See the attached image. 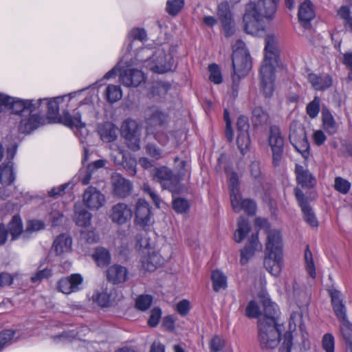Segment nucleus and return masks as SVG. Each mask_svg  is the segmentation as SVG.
Instances as JSON below:
<instances>
[{
	"mask_svg": "<svg viewBox=\"0 0 352 352\" xmlns=\"http://www.w3.org/2000/svg\"><path fill=\"white\" fill-rule=\"evenodd\" d=\"M45 228V223L40 220H30L27 222L25 230L23 229V232L21 236L25 239H29L30 235L34 232H37Z\"/></svg>",
	"mask_w": 352,
	"mask_h": 352,
	"instance_id": "nucleus-37",
	"label": "nucleus"
},
{
	"mask_svg": "<svg viewBox=\"0 0 352 352\" xmlns=\"http://www.w3.org/2000/svg\"><path fill=\"white\" fill-rule=\"evenodd\" d=\"M268 142L272 151V164L276 167L279 166L283 158L285 140L278 126H270Z\"/></svg>",
	"mask_w": 352,
	"mask_h": 352,
	"instance_id": "nucleus-6",
	"label": "nucleus"
},
{
	"mask_svg": "<svg viewBox=\"0 0 352 352\" xmlns=\"http://www.w3.org/2000/svg\"><path fill=\"white\" fill-rule=\"evenodd\" d=\"M143 267L147 271H154L157 267L162 264V261L158 254L153 253L149 254L143 261Z\"/></svg>",
	"mask_w": 352,
	"mask_h": 352,
	"instance_id": "nucleus-39",
	"label": "nucleus"
},
{
	"mask_svg": "<svg viewBox=\"0 0 352 352\" xmlns=\"http://www.w3.org/2000/svg\"><path fill=\"white\" fill-rule=\"evenodd\" d=\"M153 179L159 182L162 188L171 192L173 195L179 190V178L166 166L155 168L153 170Z\"/></svg>",
	"mask_w": 352,
	"mask_h": 352,
	"instance_id": "nucleus-8",
	"label": "nucleus"
},
{
	"mask_svg": "<svg viewBox=\"0 0 352 352\" xmlns=\"http://www.w3.org/2000/svg\"><path fill=\"white\" fill-rule=\"evenodd\" d=\"M25 118L21 119L19 124V130L22 133H29L37 129L41 124V117L37 113H31L26 114Z\"/></svg>",
	"mask_w": 352,
	"mask_h": 352,
	"instance_id": "nucleus-26",
	"label": "nucleus"
},
{
	"mask_svg": "<svg viewBox=\"0 0 352 352\" xmlns=\"http://www.w3.org/2000/svg\"><path fill=\"white\" fill-rule=\"evenodd\" d=\"M52 276V270L47 267L41 269L38 267L37 272L31 276V281L34 283H40L44 279H47Z\"/></svg>",
	"mask_w": 352,
	"mask_h": 352,
	"instance_id": "nucleus-49",
	"label": "nucleus"
},
{
	"mask_svg": "<svg viewBox=\"0 0 352 352\" xmlns=\"http://www.w3.org/2000/svg\"><path fill=\"white\" fill-rule=\"evenodd\" d=\"M252 122L254 126L265 125L269 120L268 113L260 106H256L252 111Z\"/></svg>",
	"mask_w": 352,
	"mask_h": 352,
	"instance_id": "nucleus-32",
	"label": "nucleus"
},
{
	"mask_svg": "<svg viewBox=\"0 0 352 352\" xmlns=\"http://www.w3.org/2000/svg\"><path fill=\"white\" fill-rule=\"evenodd\" d=\"M298 19L305 28L310 27V21L315 17L313 5L309 0L300 3L298 13Z\"/></svg>",
	"mask_w": 352,
	"mask_h": 352,
	"instance_id": "nucleus-23",
	"label": "nucleus"
},
{
	"mask_svg": "<svg viewBox=\"0 0 352 352\" xmlns=\"http://www.w3.org/2000/svg\"><path fill=\"white\" fill-rule=\"evenodd\" d=\"M144 80V74L140 70L126 69L120 72V81L124 86L136 87Z\"/></svg>",
	"mask_w": 352,
	"mask_h": 352,
	"instance_id": "nucleus-18",
	"label": "nucleus"
},
{
	"mask_svg": "<svg viewBox=\"0 0 352 352\" xmlns=\"http://www.w3.org/2000/svg\"><path fill=\"white\" fill-rule=\"evenodd\" d=\"M121 133L126 140L127 146L133 151L140 148V139L138 133V124L133 120H125L121 126Z\"/></svg>",
	"mask_w": 352,
	"mask_h": 352,
	"instance_id": "nucleus-12",
	"label": "nucleus"
},
{
	"mask_svg": "<svg viewBox=\"0 0 352 352\" xmlns=\"http://www.w3.org/2000/svg\"><path fill=\"white\" fill-rule=\"evenodd\" d=\"M63 100L60 97L54 98L47 102V113L50 118H57L58 116L59 101Z\"/></svg>",
	"mask_w": 352,
	"mask_h": 352,
	"instance_id": "nucleus-46",
	"label": "nucleus"
},
{
	"mask_svg": "<svg viewBox=\"0 0 352 352\" xmlns=\"http://www.w3.org/2000/svg\"><path fill=\"white\" fill-rule=\"evenodd\" d=\"M322 121L324 129L329 135H334L337 133L338 125L329 109H323L322 110Z\"/></svg>",
	"mask_w": 352,
	"mask_h": 352,
	"instance_id": "nucleus-31",
	"label": "nucleus"
},
{
	"mask_svg": "<svg viewBox=\"0 0 352 352\" xmlns=\"http://www.w3.org/2000/svg\"><path fill=\"white\" fill-rule=\"evenodd\" d=\"M236 144L242 154H244L250 145V138L248 133H238Z\"/></svg>",
	"mask_w": 352,
	"mask_h": 352,
	"instance_id": "nucleus-45",
	"label": "nucleus"
},
{
	"mask_svg": "<svg viewBox=\"0 0 352 352\" xmlns=\"http://www.w3.org/2000/svg\"><path fill=\"white\" fill-rule=\"evenodd\" d=\"M146 153L150 157L155 160H159L162 157V150L160 149L155 144L148 143L145 146Z\"/></svg>",
	"mask_w": 352,
	"mask_h": 352,
	"instance_id": "nucleus-61",
	"label": "nucleus"
},
{
	"mask_svg": "<svg viewBox=\"0 0 352 352\" xmlns=\"http://www.w3.org/2000/svg\"><path fill=\"white\" fill-rule=\"evenodd\" d=\"M83 278L80 274H72L60 278L57 283V289L65 294H70L82 289Z\"/></svg>",
	"mask_w": 352,
	"mask_h": 352,
	"instance_id": "nucleus-13",
	"label": "nucleus"
},
{
	"mask_svg": "<svg viewBox=\"0 0 352 352\" xmlns=\"http://www.w3.org/2000/svg\"><path fill=\"white\" fill-rule=\"evenodd\" d=\"M15 155V151L12 149L8 150V159L9 161L6 164H2L0 166V182L4 186L10 185L15 179V175L13 171V162L11 161Z\"/></svg>",
	"mask_w": 352,
	"mask_h": 352,
	"instance_id": "nucleus-19",
	"label": "nucleus"
},
{
	"mask_svg": "<svg viewBox=\"0 0 352 352\" xmlns=\"http://www.w3.org/2000/svg\"><path fill=\"white\" fill-rule=\"evenodd\" d=\"M211 279L212 287L215 292L227 287V277L219 270H214L212 272Z\"/></svg>",
	"mask_w": 352,
	"mask_h": 352,
	"instance_id": "nucleus-36",
	"label": "nucleus"
},
{
	"mask_svg": "<svg viewBox=\"0 0 352 352\" xmlns=\"http://www.w3.org/2000/svg\"><path fill=\"white\" fill-rule=\"evenodd\" d=\"M307 113L311 118H316L320 111V98L314 97V100L307 106Z\"/></svg>",
	"mask_w": 352,
	"mask_h": 352,
	"instance_id": "nucleus-55",
	"label": "nucleus"
},
{
	"mask_svg": "<svg viewBox=\"0 0 352 352\" xmlns=\"http://www.w3.org/2000/svg\"><path fill=\"white\" fill-rule=\"evenodd\" d=\"M92 256L98 266L100 267L108 265L111 262L109 252L102 247L96 248Z\"/></svg>",
	"mask_w": 352,
	"mask_h": 352,
	"instance_id": "nucleus-34",
	"label": "nucleus"
},
{
	"mask_svg": "<svg viewBox=\"0 0 352 352\" xmlns=\"http://www.w3.org/2000/svg\"><path fill=\"white\" fill-rule=\"evenodd\" d=\"M60 122L70 128H82L85 124L81 121V113L78 110H75L73 115L68 111H63L59 117Z\"/></svg>",
	"mask_w": 352,
	"mask_h": 352,
	"instance_id": "nucleus-28",
	"label": "nucleus"
},
{
	"mask_svg": "<svg viewBox=\"0 0 352 352\" xmlns=\"http://www.w3.org/2000/svg\"><path fill=\"white\" fill-rule=\"evenodd\" d=\"M153 60L156 61V67L160 68L161 72L170 69L172 57L170 54H166L164 51H158L154 55Z\"/></svg>",
	"mask_w": 352,
	"mask_h": 352,
	"instance_id": "nucleus-33",
	"label": "nucleus"
},
{
	"mask_svg": "<svg viewBox=\"0 0 352 352\" xmlns=\"http://www.w3.org/2000/svg\"><path fill=\"white\" fill-rule=\"evenodd\" d=\"M236 202H234V199H230L231 204L233 210L239 212L243 210L248 214L253 215L255 214L256 205V203L250 199H243L241 195L235 197Z\"/></svg>",
	"mask_w": 352,
	"mask_h": 352,
	"instance_id": "nucleus-24",
	"label": "nucleus"
},
{
	"mask_svg": "<svg viewBox=\"0 0 352 352\" xmlns=\"http://www.w3.org/2000/svg\"><path fill=\"white\" fill-rule=\"evenodd\" d=\"M217 15L225 36L230 37L233 35L235 32L234 21L230 4L228 1H225L218 4Z\"/></svg>",
	"mask_w": 352,
	"mask_h": 352,
	"instance_id": "nucleus-11",
	"label": "nucleus"
},
{
	"mask_svg": "<svg viewBox=\"0 0 352 352\" xmlns=\"http://www.w3.org/2000/svg\"><path fill=\"white\" fill-rule=\"evenodd\" d=\"M91 214L85 209L76 212L75 221L79 226L87 227L90 224Z\"/></svg>",
	"mask_w": 352,
	"mask_h": 352,
	"instance_id": "nucleus-41",
	"label": "nucleus"
},
{
	"mask_svg": "<svg viewBox=\"0 0 352 352\" xmlns=\"http://www.w3.org/2000/svg\"><path fill=\"white\" fill-rule=\"evenodd\" d=\"M282 239L280 231L270 230L267 231L265 244V256L264 265L272 275L278 276L282 264Z\"/></svg>",
	"mask_w": 352,
	"mask_h": 352,
	"instance_id": "nucleus-4",
	"label": "nucleus"
},
{
	"mask_svg": "<svg viewBox=\"0 0 352 352\" xmlns=\"http://www.w3.org/2000/svg\"><path fill=\"white\" fill-rule=\"evenodd\" d=\"M340 333L344 343L352 340V324L349 320L340 323Z\"/></svg>",
	"mask_w": 352,
	"mask_h": 352,
	"instance_id": "nucleus-52",
	"label": "nucleus"
},
{
	"mask_svg": "<svg viewBox=\"0 0 352 352\" xmlns=\"http://www.w3.org/2000/svg\"><path fill=\"white\" fill-rule=\"evenodd\" d=\"M152 217L149 204L143 199H139L135 204V220L136 225L145 227L150 224Z\"/></svg>",
	"mask_w": 352,
	"mask_h": 352,
	"instance_id": "nucleus-16",
	"label": "nucleus"
},
{
	"mask_svg": "<svg viewBox=\"0 0 352 352\" xmlns=\"http://www.w3.org/2000/svg\"><path fill=\"white\" fill-rule=\"evenodd\" d=\"M295 148L296 151L300 153L302 157L307 160L309 156V144L307 138L301 141H298L296 143L292 144Z\"/></svg>",
	"mask_w": 352,
	"mask_h": 352,
	"instance_id": "nucleus-50",
	"label": "nucleus"
},
{
	"mask_svg": "<svg viewBox=\"0 0 352 352\" xmlns=\"http://www.w3.org/2000/svg\"><path fill=\"white\" fill-rule=\"evenodd\" d=\"M297 183L302 187L313 188L316 184V179L312 174L301 165L296 164L295 167Z\"/></svg>",
	"mask_w": 352,
	"mask_h": 352,
	"instance_id": "nucleus-25",
	"label": "nucleus"
},
{
	"mask_svg": "<svg viewBox=\"0 0 352 352\" xmlns=\"http://www.w3.org/2000/svg\"><path fill=\"white\" fill-rule=\"evenodd\" d=\"M22 232V220L17 214L12 217L7 226L3 223H0V245H3L6 243L9 234L11 236L10 241H14L19 239Z\"/></svg>",
	"mask_w": 352,
	"mask_h": 352,
	"instance_id": "nucleus-10",
	"label": "nucleus"
},
{
	"mask_svg": "<svg viewBox=\"0 0 352 352\" xmlns=\"http://www.w3.org/2000/svg\"><path fill=\"white\" fill-rule=\"evenodd\" d=\"M72 245V238L66 234H61L54 239L50 252L54 253L56 256H60L70 252Z\"/></svg>",
	"mask_w": 352,
	"mask_h": 352,
	"instance_id": "nucleus-22",
	"label": "nucleus"
},
{
	"mask_svg": "<svg viewBox=\"0 0 352 352\" xmlns=\"http://www.w3.org/2000/svg\"><path fill=\"white\" fill-rule=\"evenodd\" d=\"M106 164L105 160H98L88 164L85 174L80 175V181L83 185H87L90 182L92 173L98 168H102Z\"/></svg>",
	"mask_w": 352,
	"mask_h": 352,
	"instance_id": "nucleus-35",
	"label": "nucleus"
},
{
	"mask_svg": "<svg viewBox=\"0 0 352 352\" xmlns=\"http://www.w3.org/2000/svg\"><path fill=\"white\" fill-rule=\"evenodd\" d=\"M236 128L238 133H248L250 128L248 118L245 116H239L236 122Z\"/></svg>",
	"mask_w": 352,
	"mask_h": 352,
	"instance_id": "nucleus-62",
	"label": "nucleus"
},
{
	"mask_svg": "<svg viewBox=\"0 0 352 352\" xmlns=\"http://www.w3.org/2000/svg\"><path fill=\"white\" fill-rule=\"evenodd\" d=\"M104 195L93 186L88 187L83 194V202L91 210H98L105 204Z\"/></svg>",
	"mask_w": 352,
	"mask_h": 352,
	"instance_id": "nucleus-15",
	"label": "nucleus"
},
{
	"mask_svg": "<svg viewBox=\"0 0 352 352\" xmlns=\"http://www.w3.org/2000/svg\"><path fill=\"white\" fill-rule=\"evenodd\" d=\"M322 346L325 352H334L335 339L331 333H325L322 339Z\"/></svg>",
	"mask_w": 352,
	"mask_h": 352,
	"instance_id": "nucleus-54",
	"label": "nucleus"
},
{
	"mask_svg": "<svg viewBox=\"0 0 352 352\" xmlns=\"http://www.w3.org/2000/svg\"><path fill=\"white\" fill-rule=\"evenodd\" d=\"M334 188L339 192L346 195L350 190L351 184L348 180L337 177L335 178Z\"/></svg>",
	"mask_w": 352,
	"mask_h": 352,
	"instance_id": "nucleus-51",
	"label": "nucleus"
},
{
	"mask_svg": "<svg viewBox=\"0 0 352 352\" xmlns=\"http://www.w3.org/2000/svg\"><path fill=\"white\" fill-rule=\"evenodd\" d=\"M230 182V199H235V197L240 195L239 192V177L238 175L235 172H232L230 175L229 177ZM234 202H236V200L234 199Z\"/></svg>",
	"mask_w": 352,
	"mask_h": 352,
	"instance_id": "nucleus-42",
	"label": "nucleus"
},
{
	"mask_svg": "<svg viewBox=\"0 0 352 352\" xmlns=\"http://www.w3.org/2000/svg\"><path fill=\"white\" fill-rule=\"evenodd\" d=\"M327 291L329 292V296H331V304L333 307L343 305L340 291L335 289L333 288L328 289Z\"/></svg>",
	"mask_w": 352,
	"mask_h": 352,
	"instance_id": "nucleus-64",
	"label": "nucleus"
},
{
	"mask_svg": "<svg viewBox=\"0 0 352 352\" xmlns=\"http://www.w3.org/2000/svg\"><path fill=\"white\" fill-rule=\"evenodd\" d=\"M118 128L111 122H106L98 126V133L102 141L111 142L117 138Z\"/></svg>",
	"mask_w": 352,
	"mask_h": 352,
	"instance_id": "nucleus-29",
	"label": "nucleus"
},
{
	"mask_svg": "<svg viewBox=\"0 0 352 352\" xmlns=\"http://www.w3.org/2000/svg\"><path fill=\"white\" fill-rule=\"evenodd\" d=\"M233 74L238 78L246 76L252 68V61L249 52L246 49L239 46L233 50L232 55Z\"/></svg>",
	"mask_w": 352,
	"mask_h": 352,
	"instance_id": "nucleus-7",
	"label": "nucleus"
},
{
	"mask_svg": "<svg viewBox=\"0 0 352 352\" xmlns=\"http://www.w3.org/2000/svg\"><path fill=\"white\" fill-rule=\"evenodd\" d=\"M245 312H246V316L250 318H259L260 316H261V315H260V313H259V307H258V305L256 304V302L254 300H251L248 303V305L245 309Z\"/></svg>",
	"mask_w": 352,
	"mask_h": 352,
	"instance_id": "nucleus-60",
	"label": "nucleus"
},
{
	"mask_svg": "<svg viewBox=\"0 0 352 352\" xmlns=\"http://www.w3.org/2000/svg\"><path fill=\"white\" fill-rule=\"evenodd\" d=\"M263 314L258 320V339L263 349H273L280 342L283 325L278 324V306L270 299L263 302Z\"/></svg>",
	"mask_w": 352,
	"mask_h": 352,
	"instance_id": "nucleus-1",
	"label": "nucleus"
},
{
	"mask_svg": "<svg viewBox=\"0 0 352 352\" xmlns=\"http://www.w3.org/2000/svg\"><path fill=\"white\" fill-rule=\"evenodd\" d=\"M225 346V340L219 336H214L209 342L210 352H219Z\"/></svg>",
	"mask_w": 352,
	"mask_h": 352,
	"instance_id": "nucleus-58",
	"label": "nucleus"
},
{
	"mask_svg": "<svg viewBox=\"0 0 352 352\" xmlns=\"http://www.w3.org/2000/svg\"><path fill=\"white\" fill-rule=\"evenodd\" d=\"M250 226L248 221L241 217L238 221V228L234 233V240L237 243L241 242L250 232Z\"/></svg>",
	"mask_w": 352,
	"mask_h": 352,
	"instance_id": "nucleus-38",
	"label": "nucleus"
},
{
	"mask_svg": "<svg viewBox=\"0 0 352 352\" xmlns=\"http://www.w3.org/2000/svg\"><path fill=\"white\" fill-rule=\"evenodd\" d=\"M278 0H259L256 3L246 5L243 22L244 30L250 34H257L265 29L264 18L271 19L277 8Z\"/></svg>",
	"mask_w": 352,
	"mask_h": 352,
	"instance_id": "nucleus-2",
	"label": "nucleus"
},
{
	"mask_svg": "<svg viewBox=\"0 0 352 352\" xmlns=\"http://www.w3.org/2000/svg\"><path fill=\"white\" fill-rule=\"evenodd\" d=\"M265 58L260 68L261 87L265 97H270L274 91V69L278 56L277 39L274 35L265 38Z\"/></svg>",
	"mask_w": 352,
	"mask_h": 352,
	"instance_id": "nucleus-3",
	"label": "nucleus"
},
{
	"mask_svg": "<svg viewBox=\"0 0 352 352\" xmlns=\"http://www.w3.org/2000/svg\"><path fill=\"white\" fill-rule=\"evenodd\" d=\"M305 259L306 263V269L309 274V275L314 278L316 277V269L314 263L312 253L309 250L308 245H307L305 252Z\"/></svg>",
	"mask_w": 352,
	"mask_h": 352,
	"instance_id": "nucleus-43",
	"label": "nucleus"
},
{
	"mask_svg": "<svg viewBox=\"0 0 352 352\" xmlns=\"http://www.w3.org/2000/svg\"><path fill=\"white\" fill-rule=\"evenodd\" d=\"M128 274V270L125 267L114 264L107 270L106 277L109 283L113 285H118L126 281Z\"/></svg>",
	"mask_w": 352,
	"mask_h": 352,
	"instance_id": "nucleus-20",
	"label": "nucleus"
},
{
	"mask_svg": "<svg viewBox=\"0 0 352 352\" xmlns=\"http://www.w3.org/2000/svg\"><path fill=\"white\" fill-rule=\"evenodd\" d=\"M190 207L187 199L184 198H174L173 201V208L177 213L186 212Z\"/></svg>",
	"mask_w": 352,
	"mask_h": 352,
	"instance_id": "nucleus-47",
	"label": "nucleus"
},
{
	"mask_svg": "<svg viewBox=\"0 0 352 352\" xmlns=\"http://www.w3.org/2000/svg\"><path fill=\"white\" fill-rule=\"evenodd\" d=\"M209 79L215 84L222 82V76L219 66L217 64H211L208 67Z\"/></svg>",
	"mask_w": 352,
	"mask_h": 352,
	"instance_id": "nucleus-56",
	"label": "nucleus"
},
{
	"mask_svg": "<svg viewBox=\"0 0 352 352\" xmlns=\"http://www.w3.org/2000/svg\"><path fill=\"white\" fill-rule=\"evenodd\" d=\"M162 311L160 308L155 307L154 309H153L149 319L148 320V324L152 327H156L159 323Z\"/></svg>",
	"mask_w": 352,
	"mask_h": 352,
	"instance_id": "nucleus-63",
	"label": "nucleus"
},
{
	"mask_svg": "<svg viewBox=\"0 0 352 352\" xmlns=\"http://www.w3.org/2000/svg\"><path fill=\"white\" fill-rule=\"evenodd\" d=\"M142 189L144 193L149 196L156 207L159 208L161 199L155 190L148 184H144Z\"/></svg>",
	"mask_w": 352,
	"mask_h": 352,
	"instance_id": "nucleus-59",
	"label": "nucleus"
},
{
	"mask_svg": "<svg viewBox=\"0 0 352 352\" xmlns=\"http://www.w3.org/2000/svg\"><path fill=\"white\" fill-rule=\"evenodd\" d=\"M305 221L312 227L318 226L316 217L309 205L301 208Z\"/></svg>",
	"mask_w": 352,
	"mask_h": 352,
	"instance_id": "nucleus-57",
	"label": "nucleus"
},
{
	"mask_svg": "<svg viewBox=\"0 0 352 352\" xmlns=\"http://www.w3.org/2000/svg\"><path fill=\"white\" fill-rule=\"evenodd\" d=\"M152 301L153 297L151 295H140L136 299L135 307L140 311H146L150 307Z\"/></svg>",
	"mask_w": 352,
	"mask_h": 352,
	"instance_id": "nucleus-44",
	"label": "nucleus"
},
{
	"mask_svg": "<svg viewBox=\"0 0 352 352\" xmlns=\"http://www.w3.org/2000/svg\"><path fill=\"white\" fill-rule=\"evenodd\" d=\"M307 134L304 126L297 121H293L290 124L289 140L291 144L296 143L307 139Z\"/></svg>",
	"mask_w": 352,
	"mask_h": 352,
	"instance_id": "nucleus-30",
	"label": "nucleus"
},
{
	"mask_svg": "<svg viewBox=\"0 0 352 352\" xmlns=\"http://www.w3.org/2000/svg\"><path fill=\"white\" fill-rule=\"evenodd\" d=\"M308 80L314 89L317 91L325 90L332 85V78L327 74L316 75L315 74H309L308 75Z\"/></svg>",
	"mask_w": 352,
	"mask_h": 352,
	"instance_id": "nucleus-27",
	"label": "nucleus"
},
{
	"mask_svg": "<svg viewBox=\"0 0 352 352\" xmlns=\"http://www.w3.org/2000/svg\"><path fill=\"white\" fill-rule=\"evenodd\" d=\"M183 0H168L166 3V11L172 16L177 15L184 6Z\"/></svg>",
	"mask_w": 352,
	"mask_h": 352,
	"instance_id": "nucleus-48",
	"label": "nucleus"
},
{
	"mask_svg": "<svg viewBox=\"0 0 352 352\" xmlns=\"http://www.w3.org/2000/svg\"><path fill=\"white\" fill-rule=\"evenodd\" d=\"M132 217L131 208L124 203H118L113 206L110 211L109 217L111 221L122 225L130 221Z\"/></svg>",
	"mask_w": 352,
	"mask_h": 352,
	"instance_id": "nucleus-17",
	"label": "nucleus"
},
{
	"mask_svg": "<svg viewBox=\"0 0 352 352\" xmlns=\"http://www.w3.org/2000/svg\"><path fill=\"white\" fill-rule=\"evenodd\" d=\"M261 248L262 245L258 241V232L252 234L245 247L241 250L240 262L241 265H245L254 256L255 251L261 250Z\"/></svg>",
	"mask_w": 352,
	"mask_h": 352,
	"instance_id": "nucleus-21",
	"label": "nucleus"
},
{
	"mask_svg": "<svg viewBox=\"0 0 352 352\" xmlns=\"http://www.w3.org/2000/svg\"><path fill=\"white\" fill-rule=\"evenodd\" d=\"M0 100L3 106L9 107L12 113L21 116H26L38 109L42 102L47 100L46 98L33 100H21L16 98L10 97L5 94H0Z\"/></svg>",
	"mask_w": 352,
	"mask_h": 352,
	"instance_id": "nucleus-5",
	"label": "nucleus"
},
{
	"mask_svg": "<svg viewBox=\"0 0 352 352\" xmlns=\"http://www.w3.org/2000/svg\"><path fill=\"white\" fill-rule=\"evenodd\" d=\"M112 193L114 197L124 199L129 196L133 190V184L118 173L111 177Z\"/></svg>",
	"mask_w": 352,
	"mask_h": 352,
	"instance_id": "nucleus-14",
	"label": "nucleus"
},
{
	"mask_svg": "<svg viewBox=\"0 0 352 352\" xmlns=\"http://www.w3.org/2000/svg\"><path fill=\"white\" fill-rule=\"evenodd\" d=\"M168 120V115L157 107H151L145 112V128L148 133H154L162 128Z\"/></svg>",
	"mask_w": 352,
	"mask_h": 352,
	"instance_id": "nucleus-9",
	"label": "nucleus"
},
{
	"mask_svg": "<svg viewBox=\"0 0 352 352\" xmlns=\"http://www.w3.org/2000/svg\"><path fill=\"white\" fill-rule=\"evenodd\" d=\"M249 171L252 178L256 182H261L263 179V175L261 170L260 162L253 161L249 166Z\"/></svg>",
	"mask_w": 352,
	"mask_h": 352,
	"instance_id": "nucleus-53",
	"label": "nucleus"
},
{
	"mask_svg": "<svg viewBox=\"0 0 352 352\" xmlns=\"http://www.w3.org/2000/svg\"><path fill=\"white\" fill-rule=\"evenodd\" d=\"M106 98L108 102L113 103L122 98V91L118 86L109 85L106 89Z\"/></svg>",
	"mask_w": 352,
	"mask_h": 352,
	"instance_id": "nucleus-40",
	"label": "nucleus"
}]
</instances>
